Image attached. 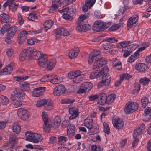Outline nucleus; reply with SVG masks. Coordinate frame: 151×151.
I'll return each instance as SVG.
<instances>
[{
    "instance_id": "f257e3e1",
    "label": "nucleus",
    "mask_w": 151,
    "mask_h": 151,
    "mask_svg": "<svg viewBox=\"0 0 151 151\" xmlns=\"http://www.w3.org/2000/svg\"><path fill=\"white\" fill-rule=\"evenodd\" d=\"M26 140L34 143H37L42 140V136L39 134L29 131L25 134Z\"/></svg>"
},
{
    "instance_id": "f03ea898",
    "label": "nucleus",
    "mask_w": 151,
    "mask_h": 151,
    "mask_svg": "<svg viewBox=\"0 0 151 151\" xmlns=\"http://www.w3.org/2000/svg\"><path fill=\"white\" fill-rule=\"evenodd\" d=\"M18 31V27L13 25L9 28L5 35L4 40L7 44L11 43L12 39Z\"/></svg>"
},
{
    "instance_id": "7ed1b4c3",
    "label": "nucleus",
    "mask_w": 151,
    "mask_h": 151,
    "mask_svg": "<svg viewBox=\"0 0 151 151\" xmlns=\"http://www.w3.org/2000/svg\"><path fill=\"white\" fill-rule=\"evenodd\" d=\"M25 95L23 91L15 88L13 91V93L11 94L10 98L12 100H14L17 97L19 100L22 101L25 98Z\"/></svg>"
},
{
    "instance_id": "20e7f679",
    "label": "nucleus",
    "mask_w": 151,
    "mask_h": 151,
    "mask_svg": "<svg viewBox=\"0 0 151 151\" xmlns=\"http://www.w3.org/2000/svg\"><path fill=\"white\" fill-rule=\"evenodd\" d=\"M82 73V72L79 70L71 72L68 74V77L70 79H73L74 82L78 83L82 80L81 77Z\"/></svg>"
},
{
    "instance_id": "39448f33",
    "label": "nucleus",
    "mask_w": 151,
    "mask_h": 151,
    "mask_svg": "<svg viewBox=\"0 0 151 151\" xmlns=\"http://www.w3.org/2000/svg\"><path fill=\"white\" fill-rule=\"evenodd\" d=\"M138 107V104L135 102H128L126 105L124 111L126 114L132 113L136 111Z\"/></svg>"
},
{
    "instance_id": "423d86ee",
    "label": "nucleus",
    "mask_w": 151,
    "mask_h": 151,
    "mask_svg": "<svg viewBox=\"0 0 151 151\" xmlns=\"http://www.w3.org/2000/svg\"><path fill=\"white\" fill-rule=\"evenodd\" d=\"M93 86L92 84L90 82H85L82 83L80 89L77 91L78 93H82L90 90Z\"/></svg>"
},
{
    "instance_id": "0eeeda50",
    "label": "nucleus",
    "mask_w": 151,
    "mask_h": 151,
    "mask_svg": "<svg viewBox=\"0 0 151 151\" xmlns=\"http://www.w3.org/2000/svg\"><path fill=\"white\" fill-rule=\"evenodd\" d=\"M17 114L19 118L23 120H27L29 117L28 111L24 108L19 109L17 111Z\"/></svg>"
},
{
    "instance_id": "6e6552de",
    "label": "nucleus",
    "mask_w": 151,
    "mask_h": 151,
    "mask_svg": "<svg viewBox=\"0 0 151 151\" xmlns=\"http://www.w3.org/2000/svg\"><path fill=\"white\" fill-rule=\"evenodd\" d=\"M100 52L98 50H96L92 52L89 55L88 61L89 64H91L94 60L96 61L101 58L100 55Z\"/></svg>"
},
{
    "instance_id": "1a4fd4ad",
    "label": "nucleus",
    "mask_w": 151,
    "mask_h": 151,
    "mask_svg": "<svg viewBox=\"0 0 151 151\" xmlns=\"http://www.w3.org/2000/svg\"><path fill=\"white\" fill-rule=\"evenodd\" d=\"M112 122L114 127L118 129H122L124 127V123L122 119L119 118L114 119Z\"/></svg>"
},
{
    "instance_id": "9d476101",
    "label": "nucleus",
    "mask_w": 151,
    "mask_h": 151,
    "mask_svg": "<svg viewBox=\"0 0 151 151\" xmlns=\"http://www.w3.org/2000/svg\"><path fill=\"white\" fill-rule=\"evenodd\" d=\"M65 89L64 86L60 84L58 85L55 87L53 91V94L55 96H59L64 92Z\"/></svg>"
},
{
    "instance_id": "9b49d317",
    "label": "nucleus",
    "mask_w": 151,
    "mask_h": 151,
    "mask_svg": "<svg viewBox=\"0 0 151 151\" xmlns=\"http://www.w3.org/2000/svg\"><path fill=\"white\" fill-rule=\"evenodd\" d=\"M106 63V61L104 58H101L95 61L93 65V69L94 70H98L101 67L104 65Z\"/></svg>"
},
{
    "instance_id": "f8f14e48",
    "label": "nucleus",
    "mask_w": 151,
    "mask_h": 151,
    "mask_svg": "<svg viewBox=\"0 0 151 151\" xmlns=\"http://www.w3.org/2000/svg\"><path fill=\"white\" fill-rule=\"evenodd\" d=\"M28 48V49H31L32 50L31 52L29 53V58H32L33 59H38L43 53L42 52L35 50L34 48L32 47Z\"/></svg>"
},
{
    "instance_id": "ddd939ff",
    "label": "nucleus",
    "mask_w": 151,
    "mask_h": 151,
    "mask_svg": "<svg viewBox=\"0 0 151 151\" xmlns=\"http://www.w3.org/2000/svg\"><path fill=\"white\" fill-rule=\"evenodd\" d=\"M48 59L47 56L43 53L38 58L37 62L40 66L42 67H46Z\"/></svg>"
},
{
    "instance_id": "4468645a",
    "label": "nucleus",
    "mask_w": 151,
    "mask_h": 151,
    "mask_svg": "<svg viewBox=\"0 0 151 151\" xmlns=\"http://www.w3.org/2000/svg\"><path fill=\"white\" fill-rule=\"evenodd\" d=\"M31 49H28V48L23 50L20 54L19 58V60L22 61L25 60L27 57L29 58V53L31 52Z\"/></svg>"
},
{
    "instance_id": "2eb2a0df",
    "label": "nucleus",
    "mask_w": 151,
    "mask_h": 151,
    "mask_svg": "<svg viewBox=\"0 0 151 151\" xmlns=\"http://www.w3.org/2000/svg\"><path fill=\"white\" fill-rule=\"evenodd\" d=\"M145 128V126L143 124L140 125L137 128L134 130L133 133V137L136 138L140 135L144 131Z\"/></svg>"
},
{
    "instance_id": "dca6fc26",
    "label": "nucleus",
    "mask_w": 151,
    "mask_h": 151,
    "mask_svg": "<svg viewBox=\"0 0 151 151\" xmlns=\"http://www.w3.org/2000/svg\"><path fill=\"white\" fill-rule=\"evenodd\" d=\"M69 9V8L67 7L63 9L62 10L59 11L60 12V13L63 12L62 14V17L64 19H70V18L73 19L74 18L73 14H69L68 13Z\"/></svg>"
},
{
    "instance_id": "f3484780",
    "label": "nucleus",
    "mask_w": 151,
    "mask_h": 151,
    "mask_svg": "<svg viewBox=\"0 0 151 151\" xmlns=\"http://www.w3.org/2000/svg\"><path fill=\"white\" fill-rule=\"evenodd\" d=\"M45 87H43L35 88L32 92L33 96L34 97H37L42 95L45 91Z\"/></svg>"
},
{
    "instance_id": "a211bd4d",
    "label": "nucleus",
    "mask_w": 151,
    "mask_h": 151,
    "mask_svg": "<svg viewBox=\"0 0 151 151\" xmlns=\"http://www.w3.org/2000/svg\"><path fill=\"white\" fill-rule=\"evenodd\" d=\"M69 113L71 115L69 117L70 119H73L76 118L78 115L79 112L78 109L74 107L69 108Z\"/></svg>"
},
{
    "instance_id": "6ab92c4d",
    "label": "nucleus",
    "mask_w": 151,
    "mask_h": 151,
    "mask_svg": "<svg viewBox=\"0 0 151 151\" xmlns=\"http://www.w3.org/2000/svg\"><path fill=\"white\" fill-rule=\"evenodd\" d=\"M27 31L25 30L22 31L18 35V40L19 43H22L24 41L27 36Z\"/></svg>"
},
{
    "instance_id": "aec40b11",
    "label": "nucleus",
    "mask_w": 151,
    "mask_h": 151,
    "mask_svg": "<svg viewBox=\"0 0 151 151\" xmlns=\"http://www.w3.org/2000/svg\"><path fill=\"white\" fill-rule=\"evenodd\" d=\"M93 29L96 32L102 31V21L100 20H97L94 22Z\"/></svg>"
},
{
    "instance_id": "412c9836",
    "label": "nucleus",
    "mask_w": 151,
    "mask_h": 151,
    "mask_svg": "<svg viewBox=\"0 0 151 151\" xmlns=\"http://www.w3.org/2000/svg\"><path fill=\"white\" fill-rule=\"evenodd\" d=\"M75 133V126L73 124L68 126L67 129V135L69 137H72Z\"/></svg>"
},
{
    "instance_id": "4be33fe9",
    "label": "nucleus",
    "mask_w": 151,
    "mask_h": 151,
    "mask_svg": "<svg viewBox=\"0 0 151 151\" xmlns=\"http://www.w3.org/2000/svg\"><path fill=\"white\" fill-rule=\"evenodd\" d=\"M84 125L89 129H91L93 126V120L91 117L86 118L84 121Z\"/></svg>"
},
{
    "instance_id": "5701e85b",
    "label": "nucleus",
    "mask_w": 151,
    "mask_h": 151,
    "mask_svg": "<svg viewBox=\"0 0 151 151\" xmlns=\"http://www.w3.org/2000/svg\"><path fill=\"white\" fill-rule=\"evenodd\" d=\"M79 50L78 48L72 49L69 52V56L71 59H74L78 55Z\"/></svg>"
},
{
    "instance_id": "b1692460",
    "label": "nucleus",
    "mask_w": 151,
    "mask_h": 151,
    "mask_svg": "<svg viewBox=\"0 0 151 151\" xmlns=\"http://www.w3.org/2000/svg\"><path fill=\"white\" fill-rule=\"evenodd\" d=\"M12 65L11 64H9L1 71L0 73L2 75L9 74L12 72Z\"/></svg>"
},
{
    "instance_id": "393cba45",
    "label": "nucleus",
    "mask_w": 151,
    "mask_h": 151,
    "mask_svg": "<svg viewBox=\"0 0 151 151\" xmlns=\"http://www.w3.org/2000/svg\"><path fill=\"white\" fill-rule=\"evenodd\" d=\"M56 62V60L54 58L49 60L47 59L46 67L47 69L51 70L54 67Z\"/></svg>"
},
{
    "instance_id": "a878e982",
    "label": "nucleus",
    "mask_w": 151,
    "mask_h": 151,
    "mask_svg": "<svg viewBox=\"0 0 151 151\" xmlns=\"http://www.w3.org/2000/svg\"><path fill=\"white\" fill-rule=\"evenodd\" d=\"M135 68L140 71H144L148 69V67L143 63H139L136 64L135 66Z\"/></svg>"
},
{
    "instance_id": "bb28decb",
    "label": "nucleus",
    "mask_w": 151,
    "mask_h": 151,
    "mask_svg": "<svg viewBox=\"0 0 151 151\" xmlns=\"http://www.w3.org/2000/svg\"><path fill=\"white\" fill-rule=\"evenodd\" d=\"M145 114L144 116V119L147 121L151 118V108L147 107L145 111Z\"/></svg>"
},
{
    "instance_id": "cd10ccee",
    "label": "nucleus",
    "mask_w": 151,
    "mask_h": 151,
    "mask_svg": "<svg viewBox=\"0 0 151 151\" xmlns=\"http://www.w3.org/2000/svg\"><path fill=\"white\" fill-rule=\"evenodd\" d=\"M111 62L113 66L116 67V68L118 70H120L122 68L121 63L118 60L115 58H113L111 60Z\"/></svg>"
},
{
    "instance_id": "c85d7f7f",
    "label": "nucleus",
    "mask_w": 151,
    "mask_h": 151,
    "mask_svg": "<svg viewBox=\"0 0 151 151\" xmlns=\"http://www.w3.org/2000/svg\"><path fill=\"white\" fill-rule=\"evenodd\" d=\"M111 62L113 66L116 67V68L118 70H120L122 68L121 63L118 60L115 58H113L111 60Z\"/></svg>"
},
{
    "instance_id": "c756f323",
    "label": "nucleus",
    "mask_w": 151,
    "mask_h": 151,
    "mask_svg": "<svg viewBox=\"0 0 151 151\" xmlns=\"http://www.w3.org/2000/svg\"><path fill=\"white\" fill-rule=\"evenodd\" d=\"M44 123L43 127V131L46 132H49L52 125L51 121L47 122Z\"/></svg>"
},
{
    "instance_id": "7c9ffc66",
    "label": "nucleus",
    "mask_w": 151,
    "mask_h": 151,
    "mask_svg": "<svg viewBox=\"0 0 151 151\" xmlns=\"http://www.w3.org/2000/svg\"><path fill=\"white\" fill-rule=\"evenodd\" d=\"M54 22L52 19H47L44 24L45 30L47 31L52 25Z\"/></svg>"
},
{
    "instance_id": "2f4dec72",
    "label": "nucleus",
    "mask_w": 151,
    "mask_h": 151,
    "mask_svg": "<svg viewBox=\"0 0 151 151\" xmlns=\"http://www.w3.org/2000/svg\"><path fill=\"white\" fill-rule=\"evenodd\" d=\"M107 96L105 94L102 95L99 98L97 101V103L100 105H103L107 103Z\"/></svg>"
},
{
    "instance_id": "473e14b6",
    "label": "nucleus",
    "mask_w": 151,
    "mask_h": 151,
    "mask_svg": "<svg viewBox=\"0 0 151 151\" xmlns=\"http://www.w3.org/2000/svg\"><path fill=\"white\" fill-rule=\"evenodd\" d=\"M111 77L109 75L103 76L102 77V83L106 86L109 85L110 82Z\"/></svg>"
},
{
    "instance_id": "72a5a7b5",
    "label": "nucleus",
    "mask_w": 151,
    "mask_h": 151,
    "mask_svg": "<svg viewBox=\"0 0 151 151\" xmlns=\"http://www.w3.org/2000/svg\"><path fill=\"white\" fill-rule=\"evenodd\" d=\"M45 105L47 106V109L50 110L54 108V104L52 101L48 99H46Z\"/></svg>"
},
{
    "instance_id": "f704fd0d",
    "label": "nucleus",
    "mask_w": 151,
    "mask_h": 151,
    "mask_svg": "<svg viewBox=\"0 0 151 151\" xmlns=\"http://www.w3.org/2000/svg\"><path fill=\"white\" fill-rule=\"evenodd\" d=\"M67 138L65 136H61L58 137V142L59 144L64 145L67 141Z\"/></svg>"
},
{
    "instance_id": "c9c22d12",
    "label": "nucleus",
    "mask_w": 151,
    "mask_h": 151,
    "mask_svg": "<svg viewBox=\"0 0 151 151\" xmlns=\"http://www.w3.org/2000/svg\"><path fill=\"white\" fill-rule=\"evenodd\" d=\"M61 119L58 116H56L54 119V123L52 124L54 128H57L60 125Z\"/></svg>"
},
{
    "instance_id": "e433bc0d",
    "label": "nucleus",
    "mask_w": 151,
    "mask_h": 151,
    "mask_svg": "<svg viewBox=\"0 0 151 151\" xmlns=\"http://www.w3.org/2000/svg\"><path fill=\"white\" fill-rule=\"evenodd\" d=\"M10 143L11 145V149L13 148L14 145L17 143V138L15 136H10L9 137Z\"/></svg>"
},
{
    "instance_id": "4c0bfd02",
    "label": "nucleus",
    "mask_w": 151,
    "mask_h": 151,
    "mask_svg": "<svg viewBox=\"0 0 151 151\" xmlns=\"http://www.w3.org/2000/svg\"><path fill=\"white\" fill-rule=\"evenodd\" d=\"M139 54L136 53V52L133 55H131L128 59L127 61L128 62L132 63L134 62L137 59L139 56Z\"/></svg>"
},
{
    "instance_id": "58836bf2",
    "label": "nucleus",
    "mask_w": 151,
    "mask_h": 151,
    "mask_svg": "<svg viewBox=\"0 0 151 151\" xmlns=\"http://www.w3.org/2000/svg\"><path fill=\"white\" fill-rule=\"evenodd\" d=\"M12 129L14 132L16 133H19L21 129V127L17 123H15L12 126Z\"/></svg>"
},
{
    "instance_id": "ea45409f",
    "label": "nucleus",
    "mask_w": 151,
    "mask_h": 151,
    "mask_svg": "<svg viewBox=\"0 0 151 151\" xmlns=\"http://www.w3.org/2000/svg\"><path fill=\"white\" fill-rule=\"evenodd\" d=\"M9 27L10 25L8 24L4 25L0 30V35H3L6 32H7Z\"/></svg>"
},
{
    "instance_id": "a19ab883",
    "label": "nucleus",
    "mask_w": 151,
    "mask_h": 151,
    "mask_svg": "<svg viewBox=\"0 0 151 151\" xmlns=\"http://www.w3.org/2000/svg\"><path fill=\"white\" fill-rule=\"evenodd\" d=\"M29 84L26 82H22L20 83V86L25 91H30Z\"/></svg>"
},
{
    "instance_id": "79ce46f5",
    "label": "nucleus",
    "mask_w": 151,
    "mask_h": 151,
    "mask_svg": "<svg viewBox=\"0 0 151 151\" xmlns=\"http://www.w3.org/2000/svg\"><path fill=\"white\" fill-rule=\"evenodd\" d=\"M103 48L105 50H109L115 47V45L112 44L104 43L102 44Z\"/></svg>"
},
{
    "instance_id": "37998d69",
    "label": "nucleus",
    "mask_w": 151,
    "mask_h": 151,
    "mask_svg": "<svg viewBox=\"0 0 151 151\" xmlns=\"http://www.w3.org/2000/svg\"><path fill=\"white\" fill-rule=\"evenodd\" d=\"M130 42L129 41L121 42L117 44L116 45V46L117 48L120 49L122 48H124L130 44Z\"/></svg>"
},
{
    "instance_id": "c03bdc74",
    "label": "nucleus",
    "mask_w": 151,
    "mask_h": 151,
    "mask_svg": "<svg viewBox=\"0 0 151 151\" xmlns=\"http://www.w3.org/2000/svg\"><path fill=\"white\" fill-rule=\"evenodd\" d=\"M98 71L99 72V73L101 74V76L102 75H103V76L109 75L107 74V73L109 71V69L107 66H105L101 70H98Z\"/></svg>"
},
{
    "instance_id": "a18cd8bd",
    "label": "nucleus",
    "mask_w": 151,
    "mask_h": 151,
    "mask_svg": "<svg viewBox=\"0 0 151 151\" xmlns=\"http://www.w3.org/2000/svg\"><path fill=\"white\" fill-rule=\"evenodd\" d=\"M107 103L110 104L113 102L116 98V96L114 94H110L107 96Z\"/></svg>"
},
{
    "instance_id": "49530a36",
    "label": "nucleus",
    "mask_w": 151,
    "mask_h": 151,
    "mask_svg": "<svg viewBox=\"0 0 151 151\" xmlns=\"http://www.w3.org/2000/svg\"><path fill=\"white\" fill-rule=\"evenodd\" d=\"M99 72L98 70L92 73L89 76L90 78L91 79L98 78L101 76V74L99 73Z\"/></svg>"
},
{
    "instance_id": "de8ad7c7",
    "label": "nucleus",
    "mask_w": 151,
    "mask_h": 151,
    "mask_svg": "<svg viewBox=\"0 0 151 151\" xmlns=\"http://www.w3.org/2000/svg\"><path fill=\"white\" fill-rule=\"evenodd\" d=\"M63 81V78L60 77L56 76L51 81V83L53 84L59 83Z\"/></svg>"
},
{
    "instance_id": "09e8293b",
    "label": "nucleus",
    "mask_w": 151,
    "mask_h": 151,
    "mask_svg": "<svg viewBox=\"0 0 151 151\" xmlns=\"http://www.w3.org/2000/svg\"><path fill=\"white\" fill-rule=\"evenodd\" d=\"M13 101L12 103L13 106L15 108H17L20 106L22 104V101H18L15 99L14 100H12Z\"/></svg>"
},
{
    "instance_id": "8fccbe9b",
    "label": "nucleus",
    "mask_w": 151,
    "mask_h": 151,
    "mask_svg": "<svg viewBox=\"0 0 151 151\" xmlns=\"http://www.w3.org/2000/svg\"><path fill=\"white\" fill-rule=\"evenodd\" d=\"M40 40L35 38H30L27 40V43L29 45H32L35 43L39 42Z\"/></svg>"
},
{
    "instance_id": "3c124183",
    "label": "nucleus",
    "mask_w": 151,
    "mask_h": 151,
    "mask_svg": "<svg viewBox=\"0 0 151 151\" xmlns=\"http://www.w3.org/2000/svg\"><path fill=\"white\" fill-rule=\"evenodd\" d=\"M46 99H42L37 101L36 103V106L40 107L45 105Z\"/></svg>"
},
{
    "instance_id": "603ef678",
    "label": "nucleus",
    "mask_w": 151,
    "mask_h": 151,
    "mask_svg": "<svg viewBox=\"0 0 151 151\" xmlns=\"http://www.w3.org/2000/svg\"><path fill=\"white\" fill-rule=\"evenodd\" d=\"M137 22V19H128L127 21V27L129 29Z\"/></svg>"
},
{
    "instance_id": "864d4df0",
    "label": "nucleus",
    "mask_w": 151,
    "mask_h": 151,
    "mask_svg": "<svg viewBox=\"0 0 151 151\" xmlns=\"http://www.w3.org/2000/svg\"><path fill=\"white\" fill-rule=\"evenodd\" d=\"M104 132L106 134H108L109 133L110 128L109 126L106 122L103 123Z\"/></svg>"
},
{
    "instance_id": "5fc2aeb1",
    "label": "nucleus",
    "mask_w": 151,
    "mask_h": 151,
    "mask_svg": "<svg viewBox=\"0 0 151 151\" xmlns=\"http://www.w3.org/2000/svg\"><path fill=\"white\" fill-rule=\"evenodd\" d=\"M42 116L44 122L50 121V120L48 119V115L46 112H43L42 113Z\"/></svg>"
},
{
    "instance_id": "6e6d98bb",
    "label": "nucleus",
    "mask_w": 151,
    "mask_h": 151,
    "mask_svg": "<svg viewBox=\"0 0 151 151\" xmlns=\"http://www.w3.org/2000/svg\"><path fill=\"white\" fill-rule=\"evenodd\" d=\"M96 0H86L85 4L90 9L95 4Z\"/></svg>"
},
{
    "instance_id": "4d7b16f0",
    "label": "nucleus",
    "mask_w": 151,
    "mask_h": 151,
    "mask_svg": "<svg viewBox=\"0 0 151 151\" xmlns=\"http://www.w3.org/2000/svg\"><path fill=\"white\" fill-rule=\"evenodd\" d=\"M111 25L110 22H102V31L110 27Z\"/></svg>"
},
{
    "instance_id": "13d9d810",
    "label": "nucleus",
    "mask_w": 151,
    "mask_h": 151,
    "mask_svg": "<svg viewBox=\"0 0 151 151\" xmlns=\"http://www.w3.org/2000/svg\"><path fill=\"white\" fill-rule=\"evenodd\" d=\"M148 103V99L145 97H143L141 99V103L142 106L144 108H145L147 105Z\"/></svg>"
},
{
    "instance_id": "bf43d9fd",
    "label": "nucleus",
    "mask_w": 151,
    "mask_h": 151,
    "mask_svg": "<svg viewBox=\"0 0 151 151\" xmlns=\"http://www.w3.org/2000/svg\"><path fill=\"white\" fill-rule=\"evenodd\" d=\"M74 101V100L73 99H62L61 101V102L62 104H68L72 103Z\"/></svg>"
},
{
    "instance_id": "052dcab7",
    "label": "nucleus",
    "mask_w": 151,
    "mask_h": 151,
    "mask_svg": "<svg viewBox=\"0 0 151 151\" xmlns=\"http://www.w3.org/2000/svg\"><path fill=\"white\" fill-rule=\"evenodd\" d=\"M105 40L108 42L112 43H115L118 42V40L114 37H107L105 38Z\"/></svg>"
},
{
    "instance_id": "680f3d73",
    "label": "nucleus",
    "mask_w": 151,
    "mask_h": 151,
    "mask_svg": "<svg viewBox=\"0 0 151 151\" xmlns=\"http://www.w3.org/2000/svg\"><path fill=\"white\" fill-rule=\"evenodd\" d=\"M121 80L123 81L124 79H128L131 78L132 76L127 73L122 74L120 76Z\"/></svg>"
},
{
    "instance_id": "e2e57ef3",
    "label": "nucleus",
    "mask_w": 151,
    "mask_h": 151,
    "mask_svg": "<svg viewBox=\"0 0 151 151\" xmlns=\"http://www.w3.org/2000/svg\"><path fill=\"white\" fill-rule=\"evenodd\" d=\"M149 81V79L145 77L142 78L140 80V83L143 85L148 84Z\"/></svg>"
},
{
    "instance_id": "0e129e2a",
    "label": "nucleus",
    "mask_w": 151,
    "mask_h": 151,
    "mask_svg": "<svg viewBox=\"0 0 151 151\" xmlns=\"http://www.w3.org/2000/svg\"><path fill=\"white\" fill-rule=\"evenodd\" d=\"M120 26L119 24H116L111 26L109 29L110 31H114L118 29Z\"/></svg>"
},
{
    "instance_id": "69168bd1",
    "label": "nucleus",
    "mask_w": 151,
    "mask_h": 151,
    "mask_svg": "<svg viewBox=\"0 0 151 151\" xmlns=\"http://www.w3.org/2000/svg\"><path fill=\"white\" fill-rule=\"evenodd\" d=\"M83 28V32H86L90 30L91 28V26L89 24H85L83 25L82 27Z\"/></svg>"
},
{
    "instance_id": "338daca9",
    "label": "nucleus",
    "mask_w": 151,
    "mask_h": 151,
    "mask_svg": "<svg viewBox=\"0 0 151 151\" xmlns=\"http://www.w3.org/2000/svg\"><path fill=\"white\" fill-rule=\"evenodd\" d=\"M91 149L93 151H100V147L99 145H93L91 146Z\"/></svg>"
},
{
    "instance_id": "774afa93",
    "label": "nucleus",
    "mask_w": 151,
    "mask_h": 151,
    "mask_svg": "<svg viewBox=\"0 0 151 151\" xmlns=\"http://www.w3.org/2000/svg\"><path fill=\"white\" fill-rule=\"evenodd\" d=\"M57 8L58 6L56 4L52 3V5L51 7L49 12L50 13H53L55 11V9H57Z\"/></svg>"
}]
</instances>
